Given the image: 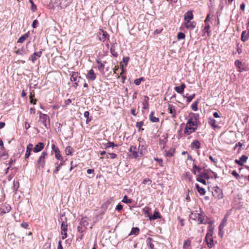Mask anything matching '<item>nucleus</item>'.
Instances as JSON below:
<instances>
[{
	"instance_id": "5fc2aeb1",
	"label": "nucleus",
	"mask_w": 249,
	"mask_h": 249,
	"mask_svg": "<svg viewBox=\"0 0 249 249\" xmlns=\"http://www.w3.org/2000/svg\"><path fill=\"white\" fill-rule=\"evenodd\" d=\"M63 165V163H60L59 165H58L55 169L53 171V173L54 174H56L58 173V172L59 171L60 168L61 167V166H62Z\"/></svg>"
},
{
	"instance_id": "aec40b11",
	"label": "nucleus",
	"mask_w": 249,
	"mask_h": 249,
	"mask_svg": "<svg viewBox=\"0 0 249 249\" xmlns=\"http://www.w3.org/2000/svg\"><path fill=\"white\" fill-rule=\"evenodd\" d=\"M193 14L192 11H188L184 15V20L190 21L193 18Z\"/></svg>"
},
{
	"instance_id": "c85d7f7f",
	"label": "nucleus",
	"mask_w": 249,
	"mask_h": 249,
	"mask_svg": "<svg viewBox=\"0 0 249 249\" xmlns=\"http://www.w3.org/2000/svg\"><path fill=\"white\" fill-rule=\"evenodd\" d=\"M234 64H235V66L238 68L239 71L241 72L244 70V68L242 67V62L241 61H240L239 60H236L234 62Z\"/></svg>"
},
{
	"instance_id": "0e129e2a",
	"label": "nucleus",
	"mask_w": 249,
	"mask_h": 249,
	"mask_svg": "<svg viewBox=\"0 0 249 249\" xmlns=\"http://www.w3.org/2000/svg\"><path fill=\"white\" fill-rule=\"evenodd\" d=\"M129 58L128 57H124L123 58V61L125 64V65H127Z\"/></svg>"
},
{
	"instance_id": "a211bd4d",
	"label": "nucleus",
	"mask_w": 249,
	"mask_h": 249,
	"mask_svg": "<svg viewBox=\"0 0 249 249\" xmlns=\"http://www.w3.org/2000/svg\"><path fill=\"white\" fill-rule=\"evenodd\" d=\"M44 144L43 142H39L38 144L36 145L35 147L33 149V151L35 153H37L41 151L44 148Z\"/></svg>"
},
{
	"instance_id": "c03bdc74",
	"label": "nucleus",
	"mask_w": 249,
	"mask_h": 249,
	"mask_svg": "<svg viewBox=\"0 0 249 249\" xmlns=\"http://www.w3.org/2000/svg\"><path fill=\"white\" fill-rule=\"evenodd\" d=\"M198 103V101H196L195 102H194L193 104L191 105V108L192 109L195 111L197 110V104Z\"/></svg>"
},
{
	"instance_id": "680f3d73",
	"label": "nucleus",
	"mask_w": 249,
	"mask_h": 249,
	"mask_svg": "<svg viewBox=\"0 0 249 249\" xmlns=\"http://www.w3.org/2000/svg\"><path fill=\"white\" fill-rule=\"evenodd\" d=\"M232 176H233L236 179H238L240 176L235 171H233L231 173Z\"/></svg>"
},
{
	"instance_id": "69168bd1",
	"label": "nucleus",
	"mask_w": 249,
	"mask_h": 249,
	"mask_svg": "<svg viewBox=\"0 0 249 249\" xmlns=\"http://www.w3.org/2000/svg\"><path fill=\"white\" fill-rule=\"evenodd\" d=\"M61 234H62V239H65L67 237V234L66 231H61Z\"/></svg>"
},
{
	"instance_id": "7ed1b4c3",
	"label": "nucleus",
	"mask_w": 249,
	"mask_h": 249,
	"mask_svg": "<svg viewBox=\"0 0 249 249\" xmlns=\"http://www.w3.org/2000/svg\"><path fill=\"white\" fill-rule=\"evenodd\" d=\"M48 156V153L46 151H43L37 160L36 168L38 169L43 168L45 165V159Z\"/></svg>"
},
{
	"instance_id": "e2e57ef3",
	"label": "nucleus",
	"mask_w": 249,
	"mask_h": 249,
	"mask_svg": "<svg viewBox=\"0 0 249 249\" xmlns=\"http://www.w3.org/2000/svg\"><path fill=\"white\" fill-rule=\"evenodd\" d=\"M122 209H123V206L120 204H118L115 208V210L118 212L122 210Z\"/></svg>"
},
{
	"instance_id": "3c124183",
	"label": "nucleus",
	"mask_w": 249,
	"mask_h": 249,
	"mask_svg": "<svg viewBox=\"0 0 249 249\" xmlns=\"http://www.w3.org/2000/svg\"><path fill=\"white\" fill-rule=\"evenodd\" d=\"M149 211H150V208L149 207H145L143 209V212L145 214H146L147 216L149 217V216H150L149 215Z\"/></svg>"
},
{
	"instance_id": "a18cd8bd",
	"label": "nucleus",
	"mask_w": 249,
	"mask_h": 249,
	"mask_svg": "<svg viewBox=\"0 0 249 249\" xmlns=\"http://www.w3.org/2000/svg\"><path fill=\"white\" fill-rule=\"evenodd\" d=\"M65 153L67 155H72V148L71 146H67L65 149Z\"/></svg>"
},
{
	"instance_id": "f257e3e1",
	"label": "nucleus",
	"mask_w": 249,
	"mask_h": 249,
	"mask_svg": "<svg viewBox=\"0 0 249 249\" xmlns=\"http://www.w3.org/2000/svg\"><path fill=\"white\" fill-rule=\"evenodd\" d=\"M199 213L197 211L192 212L190 215V219L197 221L198 224L204 223L203 220L205 217V214L202 212L201 209L199 208Z\"/></svg>"
},
{
	"instance_id": "de8ad7c7",
	"label": "nucleus",
	"mask_w": 249,
	"mask_h": 249,
	"mask_svg": "<svg viewBox=\"0 0 249 249\" xmlns=\"http://www.w3.org/2000/svg\"><path fill=\"white\" fill-rule=\"evenodd\" d=\"M144 78L143 77H141L140 78L136 79L134 80V83L138 86L140 85L142 81H144Z\"/></svg>"
},
{
	"instance_id": "6ab92c4d",
	"label": "nucleus",
	"mask_w": 249,
	"mask_h": 249,
	"mask_svg": "<svg viewBox=\"0 0 249 249\" xmlns=\"http://www.w3.org/2000/svg\"><path fill=\"white\" fill-rule=\"evenodd\" d=\"M249 37V32L247 31H244L242 32L241 36V40L245 42L248 40Z\"/></svg>"
},
{
	"instance_id": "4be33fe9",
	"label": "nucleus",
	"mask_w": 249,
	"mask_h": 249,
	"mask_svg": "<svg viewBox=\"0 0 249 249\" xmlns=\"http://www.w3.org/2000/svg\"><path fill=\"white\" fill-rule=\"evenodd\" d=\"M80 225L87 229V226L89 225V221L88 218L83 217L80 221Z\"/></svg>"
},
{
	"instance_id": "37998d69",
	"label": "nucleus",
	"mask_w": 249,
	"mask_h": 249,
	"mask_svg": "<svg viewBox=\"0 0 249 249\" xmlns=\"http://www.w3.org/2000/svg\"><path fill=\"white\" fill-rule=\"evenodd\" d=\"M122 201L124 203L128 204L131 203L132 202V200L131 199H129L126 196H125L124 197Z\"/></svg>"
},
{
	"instance_id": "423d86ee",
	"label": "nucleus",
	"mask_w": 249,
	"mask_h": 249,
	"mask_svg": "<svg viewBox=\"0 0 249 249\" xmlns=\"http://www.w3.org/2000/svg\"><path fill=\"white\" fill-rule=\"evenodd\" d=\"M40 121L46 128H48L50 126V119L49 116L47 114H42L41 112H40Z\"/></svg>"
},
{
	"instance_id": "4c0bfd02",
	"label": "nucleus",
	"mask_w": 249,
	"mask_h": 249,
	"mask_svg": "<svg viewBox=\"0 0 249 249\" xmlns=\"http://www.w3.org/2000/svg\"><path fill=\"white\" fill-rule=\"evenodd\" d=\"M28 34L27 33L26 34H25L24 35H23V36H22L21 37H20L18 40V43H23L26 39L28 37Z\"/></svg>"
},
{
	"instance_id": "4468645a",
	"label": "nucleus",
	"mask_w": 249,
	"mask_h": 249,
	"mask_svg": "<svg viewBox=\"0 0 249 249\" xmlns=\"http://www.w3.org/2000/svg\"><path fill=\"white\" fill-rule=\"evenodd\" d=\"M87 78L89 80L93 81L96 78V74L92 69L90 70L87 75Z\"/></svg>"
},
{
	"instance_id": "6e6552de",
	"label": "nucleus",
	"mask_w": 249,
	"mask_h": 249,
	"mask_svg": "<svg viewBox=\"0 0 249 249\" xmlns=\"http://www.w3.org/2000/svg\"><path fill=\"white\" fill-rule=\"evenodd\" d=\"M51 148L52 149V150L55 153V157L56 159H57L58 160L62 161L63 160V158L62 157L60 154V150L59 148L55 146V145L54 144H53L51 146Z\"/></svg>"
},
{
	"instance_id": "2eb2a0df",
	"label": "nucleus",
	"mask_w": 249,
	"mask_h": 249,
	"mask_svg": "<svg viewBox=\"0 0 249 249\" xmlns=\"http://www.w3.org/2000/svg\"><path fill=\"white\" fill-rule=\"evenodd\" d=\"M168 110L169 113L172 114V118H175L176 117V110L175 107L172 105H169L168 107Z\"/></svg>"
},
{
	"instance_id": "f704fd0d",
	"label": "nucleus",
	"mask_w": 249,
	"mask_h": 249,
	"mask_svg": "<svg viewBox=\"0 0 249 249\" xmlns=\"http://www.w3.org/2000/svg\"><path fill=\"white\" fill-rule=\"evenodd\" d=\"M145 150V148L143 145L139 144L138 147V151L140 153V157H142L143 155L144 151Z\"/></svg>"
},
{
	"instance_id": "79ce46f5",
	"label": "nucleus",
	"mask_w": 249,
	"mask_h": 249,
	"mask_svg": "<svg viewBox=\"0 0 249 249\" xmlns=\"http://www.w3.org/2000/svg\"><path fill=\"white\" fill-rule=\"evenodd\" d=\"M143 125V122L141 121L139 122H137L136 124V126L137 128L139 129V131H141L142 130H143V129L142 128V127Z\"/></svg>"
},
{
	"instance_id": "4d7b16f0",
	"label": "nucleus",
	"mask_w": 249,
	"mask_h": 249,
	"mask_svg": "<svg viewBox=\"0 0 249 249\" xmlns=\"http://www.w3.org/2000/svg\"><path fill=\"white\" fill-rule=\"evenodd\" d=\"M152 181L148 178H145L142 182L143 184H151Z\"/></svg>"
},
{
	"instance_id": "72a5a7b5",
	"label": "nucleus",
	"mask_w": 249,
	"mask_h": 249,
	"mask_svg": "<svg viewBox=\"0 0 249 249\" xmlns=\"http://www.w3.org/2000/svg\"><path fill=\"white\" fill-rule=\"evenodd\" d=\"M226 222H227V218L226 217L224 218L222 220L221 223L219 226L218 229H220V231H222L224 229V228L226 225Z\"/></svg>"
},
{
	"instance_id": "8fccbe9b",
	"label": "nucleus",
	"mask_w": 249,
	"mask_h": 249,
	"mask_svg": "<svg viewBox=\"0 0 249 249\" xmlns=\"http://www.w3.org/2000/svg\"><path fill=\"white\" fill-rule=\"evenodd\" d=\"M145 98L146 99V100H144V102L143 103V108L144 109H146L148 107V97L146 96L145 97Z\"/></svg>"
},
{
	"instance_id": "2f4dec72",
	"label": "nucleus",
	"mask_w": 249,
	"mask_h": 249,
	"mask_svg": "<svg viewBox=\"0 0 249 249\" xmlns=\"http://www.w3.org/2000/svg\"><path fill=\"white\" fill-rule=\"evenodd\" d=\"M15 53L17 54L24 55L27 53L26 51L24 48L22 47L20 49H18L15 51Z\"/></svg>"
},
{
	"instance_id": "dca6fc26",
	"label": "nucleus",
	"mask_w": 249,
	"mask_h": 249,
	"mask_svg": "<svg viewBox=\"0 0 249 249\" xmlns=\"http://www.w3.org/2000/svg\"><path fill=\"white\" fill-rule=\"evenodd\" d=\"M205 240L209 248H212L213 246V239L211 236V235H209L208 234H207L205 237Z\"/></svg>"
},
{
	"instance_id": "393cba45",
	"label": "nucleus",
	"mask_w": 249,
	"mask_h": 249,
	"mask_svg": "<svg viewBox=\"0 0 249 249\" xmlns=\"http://www.w3.org/2000/svg\"><path fill=\"white\" fill-rule=\"evenodd\" d=\"M191 245V241L190 239H188L184 241L183 249H190Z\"/></svg>"
},
{
	"instance_id": "1a4fd4ad",
	"label": "nucleus",
	"mask_w": 249,
	"mask_h": 249,
	"mask_svg": "<svg viewBox=\"0 0 249 249\" xmlns=\"http://www.w3.org/2000/svg\"><path fill=\"white\" fill-rule=\"evenodd\" d=\"M209 124L214 129L219 128L220 126L219 125V122L212 118H210L208 121Z\"/></svg>"
},
{
	"instance_id": "9d476101",
	"label": "nucleus",
	"mask_w": 249,
	"mask_h": 249,
	"mask_svg": "<svg viewBox=\"0 0 249 249\" xmlns=\"http://www.w3.org/2000/svg\"><path fill=\"white\" fill-rule=\"evenodd\" d=\"M11 208L8 204H2L0 207V213L4 214L10 211Z\"/></svg>"
},
{
	"instance_id": "6e6d98bb",
	"label": "nucleus",
	"mask_w": 249,
	"mask_h": 249,
	"mask_svg": "<svg viewBox=\"0 0 249 249\" xmlns=\"http://www.w3.org/2000/svg\"><path fill=\"white\" fill-rule=\"evenodd\" d=\"M30 2L31 3V9L33 12L36 10V6L34 4L32 0H30Z\"/></svg>"
},
{
	"instance_id": "338daca9",
	"label": "nucleus",
	"mask_w": 249,
	"mask_h": 249,
	"mask_svg": "<svg viewBox=\"0 0 249 249\" xmlns=\"http://www.w3.org/2000/svg\"><path fill=\"white\" fill-rule=\"evenodd\" d=\"M99 65H100V66L98 67V69L100 71H103L104 69V67H105L104 65L102 63L101 64H100Z\"/></svg>"
},
{
	"instance_id": "603ef678",
	"label": "nucleus",
	"mask_w": 249,
	"mask_h": 249,
	"mask_svg": "<svg viewBox=\"0 0 249 249\" xmlns=\"http://www.w3.org/2000/svg\"><path fill=\"white\" fill-rule=\"evenodd\" d=\"M154 160L155 161H157L159 163L161 167H162L163 166V160H162L161 159H159V158H154Z\"/></svg>"
},
{
	"instance_id": "f8f14e48",
	"label": "nucleus",
	"mask_w": 249,
	"mask_h": 249,
	"mask_svg": "<svg viewBox=\"0 0 249 249\" xmlns=\"http://www.w3.org/2000/svg\"><path fill=\"white\" fill-rule=\"evenodd\" d=\"M248 159V157L246 155H242L239 160H235V162L240 166H243L244 162H246Z\"/></svg>"
},
{
	"instance_id": "5701e85b",
	"label": "nucleus",
	"mask_w": 249,
	"mask_h": 249,
	"mask_svg": "<svg viewBox=\"0 0 249 249\" xmlns=\"http://www.w3.org/2000/svg\"><path fill=\"white\" fill-rule=\"evenodd\" d=\"M200 142L197 140H195L192 142L191 144V147L192 149H198L200 147Z\"/></svg>"
},
{
	"instance_id": "c9c22d12",
	"label": "nucleus",
	"mask_w": 249,
	"mask_h": 249,
	"mask_svg": "<svg viewBox=\"0 0 249 249\" xmlns=\"http://www.w3.org/2000/svg\"><path fill=\"white\" fill-rule=\"evenodd\" d=\"M152 239L150 237H148L146 239V243L147 245V246H148L150 249H154V245L152 243Z\"/></svg>"
},
{
	"instance_id": "c756f323",
	"label": "nucleus",
	"mask_w": 249,
	"mask_h": 249,
	"mask_svg": "<svg viewBox=\"0 0 249 249\" xmlns=\"http://www.w3.org/2000/svg\"><path fill=\"white\" fill-rule=\"evenodd\" d=\"M140 231V229L137 227H133L132 228L129 235H137L139 234Z\"/></svg>"
},
{
	"instance_id": "e433bc0d",
	"label": "nucleus",
	"mask_w": 249,
	"mask_h": 249,
	"mask_svg": "<svg viewBox=\"0 0 249 249\" xmlns=\"http://www.w3.org/2000/svg\"><path fill=\"white\" fill-rule=\"evenodd\" d=\"M175 152V149L171 148L166 153V156L168 157H172L174 156Z\"/></svg>"
},
{
	"instance_id": "cd10ccee",
	"label": "nucleus",
	"mask_w": 249,
	"mask_h": 249,
	"mask_svg": "<svg viewBox=\"0 0 249 249\" xmlns=\"http://www.w3.org/2000/svg\"><path fill=\"white\" fill-rule=\"evenodd\" d=\"M160 218V213H159L158 211H155L154 212V214H153L152 216H149V219L150 220H155V219H157L158 218Z\"/></svg>"
},
{
	"instance_id": "a19ab883",
	"label": "nucleus",
	"mask_w": 249,
	"mask_h": 249,
	"mask_svg": "<svg viewBox=\"0 0 249 249\" xmlns=\"http://www.w3.org/2000/svg\"><path fill=\"white\" fill-rule=\"evenodd\" d=\"M67 227H68V225H67V222L64 221H63L62 222L61 225V231H67Z\"/></svg>"
},
{
	"instance_id": "b1692460",
	"label": "nucleus",
	"mask_w": 249,
	"mask_h": 249,
	"mask_svg": "<svg viewBox=\"0 0 249 249\" xmlns=\"http://www.w3.org/2000/svg\"><path fill=\"white\" fill-rule=\"evenodd\" d=\"M196 178L209 180L210 178V177L209 176L207 172H202Z\"/></svg>"
},
{
	"instance_id": "ea45409f",
	"label": "nucleus",
	"mask_w": 249,
	"mask_h": 249,
	"mask_svg": "<svg viewBox=\"0 0 249 249\" xmlns=\"http://www.w3.org/2000/svg\"><path fill=\"white\" fill-rule=\"evenodd\" d=\"M115 146L117 147L118 145L115 144L113 142H109L105 144V147L106 149L110 148V147H114Z\"/></svg>"
},
{
	"instance_id": "58836bf2",
	"label": "nucleus",
	"mask_w": 249,
	"mask_h": 249,
	"mask_svg": "<svg viewBox=\"0 0 249 249\" xmlns=\"http://www.w3.org/2000/svg\"><path fill=\"white\" fill-rule=\"evenodd\" d=\"M210 25L209 24V23H205V26L204 28V33H206L207 34V35L208 36L210 35Z\"/></svg>"
},
{
	"instance_id": "ddd939ff",
	"label": "nucleus",
	"mask_w": 249,
	"mask_h": 249,
	"mask_svg": "<svg viewBox=\"0 0 249 249\" xmlns=\"http://www.w3.org/2000/svg\"><path fill=\"white\" fill-rule=\"evenodd\" d=\"M41 54L42 51L35 52L29 58V60H30L32 63H34L36 60V57H40L41 56Z\"/></svg>"
},
{
	"instance_id": "09e8293b",
	"label": "nucleus",
	"mask_w": 249,
	"mask_h": 249,
	"mask_svg": "<svg viewBox=\"0 0 249 249\" xmlns=\"http://www.w3.org/2000/svg\"><path fill=\"white\" fill-rule=\"evenodd\" d=\"M185 35L183 33L179 32L178 34L177 38H178V40L184 39L185 38Z\"/></svg>"
},
{
	"instance_id": "052dcab7",
	"label": "nucleus",
	"mask_w": 249,
	"mask_h": 249,
	"mask_svg": "<svg viewBox=\"0 0 249 249\" xmlns=\"http://www.w3.org/2000/svg\"><path fill=\"white\" fill-rule=\"evenodd\" d=\"M196 180L204 185H206L207 183L205 179H201L199 178H196Z\"/></svg>"
},
{
	"instance_id": "864d4df0",
	"label": "nucleus",
	"mask_w": 249,
	"mask_h": 249,
	"mask_svg": "<svg viewBox=\"0 0 249 249\" xmlns=\"http://www.w3.org/2000/svg\"><path fill=\"white\" fill-rule=\"evenodd\" d=\"M86 229H87L83 227L82 226H81L80 225L79 226H78L77 227V231L79 232H83L86 231Z\"/></svg>"
},
{
	"instance_id": "13d9d810",
	"label": "nucleus",
	"mask_w": 249,
	"mask_h": 249,
	"mask_svg": "<svg viewBox=\"0 0 249 249\" xmlns=\"http://www.w3.org/2000/svg\"><path fill=\"white\" fill-rule=\"evenodd\" d=\"M38 24V21L37 20L35 19L33 21L32 23V27L33 28H36Z\"/></svg>"
},
{
	"instance_id": "bf43d9fd",
	"label": "nucleus",
	"mask_w": 249,
	"mask_h": 249,
	"mask_svg": "<svg viewBox=\"0 0 249 249\" xmlns=\"http://www.w3.org/2000/svg\"><path fill=\"white\" fill-rule=\"evenodd\" d=\"M195 97V94H193L191 95L188 96V97H187V102L188 103H190L194 98Z\"/></svg>"
},
{
	"instance_id": "774afa93",
	"label": "nucleus",
	"mask_w": 249,
	"mask_h": 249,
	"mask_svg": "<svg viewBox=\"0 0 249 249\" xmlns=\"http://www.w3.org/2000/svg\"><path fill=\"white\" fill-rule=\"evenodd\" d=\"M109 154L110 156V158L112 159H115L117 157V155L115 153H109Z\"/></svg>"
},
{
	"instance_id": "49530a36",
	"label": "nucleus",
	"mask_w": 249,
	"mask_h": 249,
	"mask_svg": "<svg viewBox=\"0 0 249 249\" xmlns=\"http://www.w3.org/2000/svg\"><path fill=\"white\" fill-rule=\"evenodd\" d=\"M110 53L114 57H117L118 56V53L115 51V47L114 46H112L110 48Z\"/></svg>"
},
{
	"instance_id": "9b49d317",
	"label": "nucleus",
	"mask_w": 249,
	"mask_h": 249,
	"mask_svg": "<svg viewBox=\"0 0 249 249\" xmlns=\"http://www.w3.org/2000/svg\"><path fill=\"white\" fill-rule=\"evenodd\" d=\"M185 27L189 30H193L196 27V23L195 21H185L184 23Z\"/></svg>"
},
{
	"instance_id": "0eeeda50",
	"label": "nucleus",
	"mask_w": 249,
	"mask_h": 249,
	"mask_svg": "<svg viewBox=\"0 0 249 249\" xmlns=\"http://www.w3.org/2000/svg\"><path fill=\"white\" fill-rule=\"evenodd\" d=\"M129 151L131 153L129 156L130 158L136 159L140 157V153L137 151L136 146H131L129 148Z\"/></svg>"
},
{
	"instance_id": "bb28decb",
	"label": "nucleus",
	"mask_w": 249,
	"mask_h": 249,
	"mask_svg": "<svg viewBox=\"0 0 249 249\" xmlns=\"http://www.w3.org/2000/svg\"><path fill=\"white\" fill-rule=\"evenodd\" d=\"M80 78H81V76H79L77 73L74 72L71 75L70 79H71V81H78V82H79V79H80Z\"/></svg>"
},
{
	"instance_id": "412c9836",
	"label": "nucleus",
	"mask_w": 249,
	"mask_h": 249,
	"mask_svg": "<svg viewBox=\"0 0 249 249\" xmlns=\"http://www.w3.org/2000/svg\"><path fill=\"white\" fill-rule=\"evenodd\" d=\"M186 88V85L184 84H182L180 86L176 87L175 88V90L178 93L181 94Z\"/></svg>"
},
{
	"instance_id": "7c9ffc66",
	"label": "nucleus",
	"mask_w": 249,
	"mask_h": 249,
	"mask_svg": "<svg viewBox=\"0 0 249 249\" xmlns=\"http://www.w3.org/2000/svg\"><path fill=\"white\" fill-rule=\"evenodd\" d=\"M195 186L200 195H204L205 194L206 192L203 188L199 187L198 184H196Z\"/></svg>"
},
{
	"instance_id": "a878e982",
	"label": "nucleus",
	"mask_w": 249,
	"mask_h": 249,
	"mask_svg": "<svg viewBox=\"0 0 249 249\" xmlns=\"http://www.w3.org/2000/svg\"><path fill=\"white\" fill-rule=\"evenodd\" d=\"M154 112L152 111L149 115V120L151 122L157 123L159 121V118L154 116Z\"/></svg>"
},
{
	"instance_id": "f3484780",
	"label": "nucleus",
	"mask_w": 249,
	"mask_h": 249,
	"mask_svg": "<svg viewBox=\"0 0 249 249\" xmlns=\"http://www.w3.org/2000/svg\"><path fill=\"white\" fill-rule=\"evenodd\" d=\"M33 150V144L29 143L27 146L26 151L25 155V158L27 159L31 155V152Z\"/></svg>"
},
{
	"instance_id": "f03ea898",
	"label": "nucleus",
	"mask_w": 249,
	"mask_h": 249,
	"mask_svg": "<svg viewBox=\"0 0 249 249\" xmlns=\"http://www.w3.org/2000/svg\"><path fill=\"white\" fill-rule=\"evenodd\" d=\"M197 123L193 121L192 118L189 119L186 124L184 134L189 135L193 132H194L197 128Z\"/></svg>"
},
{
	"instance_id": "20e7f679",
	"label": "nucleus",
	"mask_w": 249,
	"mask_h": 249,
	"mask_svg": "<svg viewBox=\"0 0 249 249\" xmlns=\"http://www.w3.org/2000/svg\"><path fill=\"white\" fill-rule=\"evenodd\" d=\"M213 196L217 199H222L223 197L222 190L218 186H215L213 189Z\"/></svg>"
},
{
	"instance_id": "473e14b6",
	"label": "nucleus",
	"mask_w": 249,
	"mask_h": 249,
	"mask_svg": "<svg viewBox=\"0 0 249 249\" xmlns=\"http://www.w3.org/2000/svg\"><path fill=\"white\" fill-rule=\"evenodd\" d=\"M201 168H199L196 164H194L193 166L192 172L194 175H196L197 172H200Z\"/></svg>"
},
{
	"instance_id": "39448f33",
	"label": "nucleus",
	"mask_w": 249,
	"mask_h": 249,
	"mask_svg": "<svg viewBox=\"0 0 249 249\" xmlns=\"http://www.w3.org/2000/svg\"><path fill=\"white\" fill-rule=\"evenodd\" d=\"M99 40L102 42H105L107 39L109 40V35L103 29H99L97 34Z\"/></svg>"
}]
</instances>
